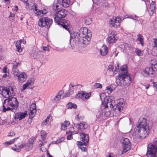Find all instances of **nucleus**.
Segmentation results:
<instances>
[{"mask_svg":"<svg viewBox=\"0 0 157 157\" xmlns=\"http://www.w3.org/2000/svg\"><path fill=\"white\" fill-rule=\"evenodd\" d=\"M126 65L121 68V72L116 78V83L119 86L125 88L130 84L131 80L130 75L128 72Z\"/></svg>","mask_w":157,"mask_h":157,"instance_id":"3","label":"nucleus"},{"mask_svg":"<svg viewBox=\"0 0 157 157\" xmlns=\"http://www.w3.org/2000/svg\"><path fill=\"white\" fill-rule=\"evenodd\" d=\"M18 102L17 98L14 97L7 98L5 100L3 105V112L10 110L13 112L17 109Z\"/></svg>","mask_w":157,"mask_h":157,"instance_id":"6","label":"nucleus"},{"mask_svg":"<svg viewBox=\"0 0 157 157\" xmlns=\"http://www.w3.org/2000/svg\"><path fill=\"white\" fill-rule=\"evenodd\" d=\"M27 78V75L24 72H21L19 74L18 77V80L21 82H23L25 81Z\"/></svg>","mask_w":157,"mask_h":157,"instance_id":"16","label":"nucleus"},{"mask_svg":"<svg viewBox=\"0 0 157 157\" xmlns=\"http://www.w3.org/2000/svg\"><path fill=\"white\" fill-rule=\"evenodd\" d=\"M125 105V101L123 99H121L118 100V102L116 105H112V108L113 110L115 111V112L117 113H120L123 109L124 106Z\"/></svg>","mask_w":157,"mask_h":157,"instance_id":"10","label":"nucleus"},{"mask_svg":"<svg viewBox=\"0 0 157 157\" xmlns=\"http://www.w3.org/2000/svg\"><path fill=\"white\" fill-rule=\"evenodd\" d=\"M52 22V20L50 18L47 17H44L40 19L38 21V24L41 27H45L48 29L51 25Z\"/></svg>","mask_w":157,"mask_h":157,"instance_id":"9","label":"nucleus"},{"mask_svg":"<svg viewBox=\"0 0 157 157\" xmlns=\"http://www.w3.org/2000/svg\"><path fill=\"white\" fill-rule=\"evenodd\" d=\"M27 115L26 113H18L16 114L14 117L15 119H19L20 120L24 118Z\"/></svg>","mask_w":157,"mask_h":157,"instance_id":"21","label":"nucleus"},{"mask_svg":"<svg viewBox=\"0 0 157 157\" xmlns=\"http://www.w3.org/2000/svg\"><path fill=\"white\" fill-rule=\"evenodd\" d=\"M25 147L26 150H27L28 151H29L31 150L33 147V145L32 144H30L29 143H26L25 144Z\"/></svg>","mask_w":157,"mask_h":157,"instance_id":"33","label":"nucleus"},{"mask_svg":"<svg viewBox=\"0 0 157 157\" xmlns=\"http://www.w3.org/2000/svg\"><path fill=\"white\" fill-rule=\"evenodd\" d=\"M80 136V142H82L85 146H86L88 144L89 142V136L87 134L82 132L79 133Z\"/></svg>","mask_w":157,"mask_h":157,"instance_id":"14","label":"nucleus"},{"mask_svg":"<svg viewBox=\"0 0 157 157\" xmlns=\"http://www.w3.org/2000/svg\"><path fill=\"white\" fill-rule=\"evenodd\" d=\"M153 42L155 44V45L154 46V47H156L157 46V39L156 38H154Z\"/></svg>","mask_w":157,"mask_h":157,"instance_id":"57","label":"nucleus"},{"mask_svg":"<svg viewBox=\"0 0 157 157\" xmlns=\"http://www.w3.org/2000/svg\"><path fill=\"white\" fill-rule=\"evenodd\" d=\"M36 138L34 137H32L31 138L29 141V143L32 144L33 145V143L34 142V141L35 140Z\"/></svg>","mask_w":157,"mask_h":157,"instance_id":"44","label":"nucleus"},{"mask_svg":"<svg viewBox=\"0 0 157 157\" xmlns=\"http://www.w3.org/2000/svg\"><path fill=\"white\" fill-rule=\"evenodd\" d=\"M34 82V78H31L29 79L26 82L29 86H33Z\"/></svg>","mask_w":157,"mask_h":157,"instance_id":"31","label":"nucleus"},{"mask_svg":"<svg viewBox=\"0 0 157 157\" xmlns=\"http://www.w3.org/2000/svg\"><path fill=\"white\" fill-rule=\"evenodd\" d=\"M72 89L71 88H70L69 90V92H66L62 96V98H64L66 97H69L71 94H72L73 93V90L71 91Z\"/></svg>","mask_w":157,"mask_h":157,"instance_id":"32","label":"nucleus"},{"mask_svg":"<svg viewBox=\"0 0 157 157\" xmlns=\"http://www.w3.org/2000/svg\"><path fill=\"white\" fill-rule=\"evenodd\" d=\"M120 141L123 144L122 153L127 152L131 148V144L129 140L127 138H122Z\"/></svg>","mask_w":157,"mask_h":157,"instance_id":"11","label":"nucleus"},{"mask_svg":"<svg viewBox=\"0 0 157 157\" xmlns=\"http://www.w3.org/2000/svg\"><path fill=\"white\" fill-rule=\"evenodd\" d=\"M21 1L23 2L25 4V8L28 9L29 8V6L30 5L31 6V5L29 3L31 2V1L33 2L34 0H21Z\"/></svg>","mask_w":157,"mask_h":157,"instance_id":"28","label":"nucleus"},{"mask_svg":"<svg viewBox=\"0 0 157 157\" xmlns=\"http://www.w3.org/2000/svg\"><path fill=\"white\" fill-rule=\"evenodd\" d=\"M83 118H84V117L82 116V117H79V115H78L77 116V117H75V119H76L77 121L79 120L80 121L81 120H83Z\"/></svg>","mask_w":157,"mask_h":157,"instance_id":"53","label":"nucleus"},{"mask_svg":"<svg viewBox=\"0 0 157 157\" xmlns=\"http://www.w3.org/2000/svg\"><path fill=\"white\" fill-rule=\"evenodd\" d=\"M77 145L79 147L82 151H86V147L82 143V142L77 141L76 143Z\"/></svg>","mask_w":157,"mask_h":157,"instance_id":"26","label":"nucleus"},{"mask_svg":"<svg viewBox=\"0 0 157 157\" xmlns=\"http://www.w3.org/2000/svg\"><path fill=\"white\" fill-rule=\"evenodd\" d=\"M41 136H45L47 134L46 132L44 130H42L41 131Z\"/></svg>","mask_w":157,"mask_h":157,"instance_id":"58","label":"nucleus"},{"mask_svg":"<svg viewBox=\"0 0 157 157\" xmlns=\"http://www.w3.org/2000/svg\"><path fill=\"white\" fill-rule=\"evenodd\" d=\"M64 138L63 137H62L57 140L56 141V143H59L62 142V141L64 140Z\"/></svg>","mask_w":157,"mask_h":157,"instance_id":"55","label":"nucleus"},{"mask_svg":"<svg viewBox=\"0 0 157 157\" xmlns=\"http://www.w3.org/2000/svg\"><path fill=\"white\" fill-rule=\"evenodd\" d=\"M116 34L114 32H112L111 33L108 35L107 40L109 43H114L117 40L116 38Z\"/></svg>","mask_w":157,"mask_h":157,"instance_id":"15","label":"nucleus"},{"mask_svg":"<svg viewBox=\"0 0 157 157\" xmlns=\"http://www.w3.org/2000/svg\"><path fill=\"white\" fill-rule=\"evenodd\" d=\"M30 107L33 108H36V104L32 103L30 105Z\"/></svg>","mask_w":157,"mask_h":157,"instance_id":"62","label":"nucleus"},{"mask_svg":"<svg viewBox=\"0 0 157 157\" xmlns=\"http://www.w3.org/2000/svg\"><path fill=\"white\" fill-rule=\"evenodd\" d=\"M77 107V105L75 104H73L70 102L68 104V109H71L72 108L75 109Z\"/></svg>","mask_w":157,"mask_h":157,"instance_id":"36","label":"nucleus"},{"mask_svg":"<svg viewBox=\"0 0 157 157\" xmlns=\"http://www.w3.org/2000/svg\"><path fill=\"white\" fill-rule=\"evenodd\" d=\"M84 92L83 91H81L80 93H78L77 95V98H81L83 100H84Z\"/></svg>","mask_w":157,"mask_h":157,"instance_id":"37","label":"nucleus"},{"mask_svg":"<svg viewBox=\"0 0 157 157\" xmlns=\"http://www.w3.org/2000/svg\"><path fill=\"white\" fill-rule=\"evenodd\" d=\"M121 21V19L119 17H113L110 20V25L111 26L116 28L119 27L120 26L119 23Z\"/></svg>","mask_w":157,"mask_h":157,"instance_id":"12","label":"nucleus"},{"mask_svg":"<svg viewBox=\"0 0 157 157\" xmlns=\"http://www.w3.org/2000/svg\"><path fill=\"white\" fill-rule=\"evenodd\" d=\"M21 40H17L16 43V47L17 51L20 52L22 51V48L21 47Z\"/></svg>","mask_w":157,"mask_h":157,"instance_id":"25","label":"nucleus"},{"mask_svg":"<svg viewBox=\"0 0 157 157\" xmlns=\"http://www.w3.org/2000/svg\"><path fill=\"white\" fill-rule=\"evenodd\" d=\"M106 90L108 94H110L113 91V89L109 87H106Z\"/></svg>","mask_w":157,"mask_h":157,"instance_id":"49","label":"nucleus"},{"mask_svg":"<svg viewBox=\"0 0 157 157\" xmlns=\"http://www.w3.org/2000/svg\"><path fill=\"white\" fill-rule=\"evenodd\" d=\"M18 10V8L17 6H14L13 8V12L15 13H16L17 12Z\"/></svg>","mask_w":157,"mask_h":157,"instance_id":"54","label":"nucleus"},{"mask_svg":"<svg viewBox=\"0 0 157 157\" xmlns=\"http://www.w3.org/2000/svg\"><path fill=\"white\" fill-rule=\"evenodd\" d=\"M149 126L147 124V120L143 117L140 118L136 126L134 129L133 135L137 137L144 138L148 134Z\"/></svg>","mask_w":157,"mask_h":157,"instance_id":"2","label":"nucleus"},{"mask_svg":"<svg viewBox=\"0 0 157 157\" xmlns=\"http://www.w3.org/2000/svg\"><path fill=\"white\" fill-rule=\"evenodd\" d=\"M63 93V90L60 91L59 92L58 94L56 95L53 100L54 102H55L60 100L61 97L62 98V94Z\"/></svg>","mask_w":157,"mask_h":157,"instance_id":"23","label":"nucleus"},{"mask_svg":"<svg viewBox=\"0 0 157 157\" xmlns=\"http://www.w3.org/2000/svg\"><path fill=\"white\" fill-rule=\"evenodd\" d=\"M29 86L26 83L24 84L22 86V89L21 90V91H22L24 90H25L27 88V87Z\"/></svg>","mask_w":157,"mask_h":157,"instance_id":"50","label":"nucleus"},{"mask_svg":"<svg viewBox=\"0 0 157 157\" xmlns=\"http://www.w3.org/2000/svg\"><path fill=\"white\" fill-rule=\"evenodd\" d=\"M77 126L78 129L83 130L87 128L88 124L86 122H82L77 124Z\"/></svg>","mask_w":157,"mask_h":157,"instance_id":"17","label":"nucleus"},{"mask_svg":"<svg viewBox=\"0 0 157 157\" xmlns=\"http://www.w3.org/2000/svg\"><path fill=\"white\" fill-rule=\"evenodd\" d=\"M5 89V88H4L2 86L0 87V94L2 95Z\"/></svg>","mask_w":157,"mask_h":157,"instance_id":"56","label":"nucleus"},{"mask_svg":"<svg viewBox=\"0 0 157 157\" xmlns=\"http://www.w3.org/2000/svg\"><path fill=\"white\" fill-rule=\"evenodd\" d=\"M137 41L140 42L142 46L144 45V38L142 35L140 34H138L137 35Z\"/></svg>","mask_w":157,"mask_h":157,"instance_id":"27","label":"nucleus"},{"mask_svg":"<svg viewBox=\"0 0 157 157\" xmlns=\"http://www.w3.org/2000/svg\"><path fill=\"white\" fill-rule=\"evenodd\" d=\"M72 134H71L68 136L67 137V139L68 140H70L71 139H72Z\"/></svg>","mask_w":157,"mask_h":157,"instance_id":"60","label":"nucleus"},{"mask_svg":"<svg viewBox=\"0 0 157 157\" xmlns=\"http://www.w3.org/2000/svg\"><path fill=\"white\" fill-rule=\"evenodd\" d=\"M91 95V93H84V99H88L90 97Z\"/></svg>","mask_w":157,"mask_h":157,"instance_id":"39","label":"nucleus"},{"mask_svg":"<svg viewBox=\"0 0 157 157\" xmlns=\"http://www.w3.org/2000/svg\"><path fill=\"white\" fill-rule=\"evenodd\" d=\"M150 8L155 9V2L153 1L151 2L150 5Z\"/></svg>","mask_w":157,"mask_h":157,"instance_id":"42","label":"nucleus"},{"mask_svg":"<svg viewBox=\"0 0 157 157\" xmlns=\"http://www.w3.org/2000/svg\"><path fill=\"white\" fill-rule=\"evenodd\" d=\"M15 15L14 13H10V16H9V17H14L15 16Z\"/></svg>","mask_w":157,"mask_h":157,"instance_id":"64","label":"nucleus"},{"mask_svg":"<svg viewBox=\"0 0 157 157\" xmlns=\"http://www.w3.org/2000/svg\"><path fill=\"white\" fill-rule=\"evenodd\" d=\"M113 66L112 65H109L108 67V70L109 71H113Z\"/></svg>","mask_w":157,"mask_h":157,"instance_id":"51","label":"nucleus"},{"mask_svg":"<svg viewBox=\"0 0 157 157\" xmlns=\"http://www.w3.org/2000/svg\"><path fill=\"white\" fill-rule=\"evenodd\" d=\"M40 53L37 52L36 54H33V56L34 57L35 59H39L40 57Z\"/></svg>","mask_w":157,"mask_h":157,"instance_id":"45","label":"nucleus"},{"mask_svg":"<svg viewBox=\"0 0 157 157\" xmlns=\"http://www.w3.org/2000/svg\"><path fill=\"white\" fill-rule=\"evenodd\" d=\"M157 64H152L151 67H147L145 68L141 72L142 74L144 76H150L155 77L157 72Z\"/></svg>","mask_w":157,"mask_h":157,"instance_id":"8","label":"nucleus"},{"mask_svg":"<svg viewBox=\"0 0 157 157\" xmlns=\"http://www.w3.org/2000/svg\"><path fill=\"white\" fill-rule=\"evenodd\" d=\"M119 64L118 63H117V66H115V69L114 71V73L116 74L117 73V70H119Z\"/></svg>","mask_w":157,"mask_h":157,"instance_id":"46","label":"nucleus"},{"mask_svg":"<svg viewBox=\"0 0 157 157\" xmlns=\"http://www.w3.org/2000/svg\"><path fill=\"white\" fill-rule=\"evenodd\" d=\"M36 110H34V111H30L29 114V117L31 118H33L34 116L35 113H36Z\"/></svg>","mask_w":157,"mask_h":157,"instance_id":"41","label":"nucleus"},{"mask_svg":"<svg viewBox=\"0 0 157 157\" xmlns=\"http://www.w3.org/2000/svg\"><path fill=\"white\" fill-rule=\"evenodd\" d=\"M105 96L104 94H102L100 95V97L102 102L101 107L103 109L101 111L102 117H107L111 114L110 111L108 107L112 108L113 101L110 98H107Z\"/></svg>","mask_w":157,"mask_h":157,"instance_id":"4","label":"nucleus"},{"mask_svg":"<svg viewBox=\"0 0 157 157\" xmlns=\"http://www.w3.org/2000/svg\"><path fill=\"white\" fill-rule=\"evenodd\" d=\"M32 9L34 13L37 16L42 15L43 14L42 11L36 9V4L33 5L32 6Z\"/></svg>","mask_w":157,"mask_h":157,"instance_id":"18","label":"nucleus"},{"mask_svg":"<svg viewBox=\"0 0 157 157\" xmlns=\"http://www.w3.org/2000/svg\"><path fill=\"white\" fill-rule=\"evenodd\" d=\"M94 86L96 88H102V85L99 83H95Z\"/></svg>","mask_w":157,"mask_h":157,"instance_id":"43","label":"nucleus"},{"mask_svg":"<svg viewBox=\"0 0 157 157\" xmlns=\"http://www.w3.org/2000/svg\"><path fill=\"white\" fill-rule=\"evenodd\" d=\"M91 20L90 18H88L85 20V23L88 25H89L91 24Z\"/></svg>","mask_w":157,"mask_h":157,"instance_id":"48","label":"nucleus"},{"mask_svg":"<svg viewBox=\"0 0 157 157\" xmlns=\"http://www.w3.org/2000/svg\"><path fill=\"white\" fill-rule=\"evenodd\" d=\"M70 124L69 122L65 121L61 125V129L63 130H65L67 129L68 126Z\"/></svg>","mask_w":157,"mask_h":157,"instance_id":"29","label":"nucleus"},{"mask_svg":"<svg viewBox=\"0 0 157 157\" xmlns=\"http://www.w3.org/2000/svg\"><path fill=\"white\" fill-rule=\"evenodd\" d=\"M20 63H19L15 61L14 63L13 64V69H17V67L20 65Z\"/></svg>","mask_w":157,"mask_h":157,"instance_id":"38","label":"nucleus"},{"mask_svg":"<svg viewBox=\"0 0 157 157\" xmlns=\"http://www.w3.org/2000/svg\"><path fill=\"white\" fill-rule=\"evenodd\" d=\"M67 11L64 9L57 11L56 13L55 17H54V21L56 23L61 25L63 28L69 31V29L67 27L68 22L65 19H61L67 16Z\"/></svg>","mask_w":157,"mask_h":157,"instance_id":"5","label":"nucleus"},{"mask_svg":"<svg viewBox=\"0 0 157 157\" xmlns=\"http://www.w3.org/2000/svg\"><path fill=\"white\" fill-rule=\"evenodd\" d=\"M70 85L72 88L76 87L77 86H80V85L79 84H78L77 85H75L73 83H71Z\"/></svg>","mask_w":157,"mask_h":157,"instance_id":"59","label":"nucleus"},{"mask_svg":"<svg viewBox=\"0 0 157 157\" xmlns=\"http://www.w3.org/2000/svg\"><path fill=\"white\" fill-rule=\"evenodd\" d=\"M61 3L63 7L64 8H67L69 7L70 4L71 0H59Z\"/></svg>","mask_w":157,"mask_h":157,"instance_id":"22","label":"nucleus"},{"mask_svg":"<svg viewBox=\"0 0 157 157\" xmlns=\"http://www.w3.org/2000/svg\"><path fill=\"white\" fill-rule=\"evenodd\" d=\"M50 118V117L48 116L44 120L42 123V125H46L48 123L49 119Z\"/></svg>","mask_w":157,"mask_h":157,"instance_id":"40","label":"nucleus"},{"mask_svg":"<svg viewBox=\"0 0 157 157\" xmlns=\"http://www.w3.org/2000/svg\"><path fill=\"white\" fill-rule=\"evenodd\" d=\"M13 74L14 75V77H18L19 75V71L18 69H13Z\"/></svg>","mask_w":157,"mask_h":157,"instance_id":"35","label":"nucleus"},{"mask_svg":"<svg viewBox=\"0 0 157 157\" xmlns=\"http://www.w3.org/2000/svg\"><path fill=\"white\" fill-rule=\"evenodd\" d=\"M25 144H17V145H15V147H13L12 148L13 150L17 152H19L21 150V148L25 147Z\"/></svg>","mask_w":157,"mask_h":157,"instance_id":"20","label":"nucleus"},{"mask_svg":"<svg viewBox=\"0 0 157 157\" xmlns=\"http://www.w3.org/2000/svg\"><path fill=\"white\" fill-rule=\"evenodd\" d=\"M155 10V9L149 8V13L150 15L151 16L154 13Z\"/></svg>","mask_w":157,"mask_h":157,"instance_id":"47","label":"nucleus"},{"mask_svg":"<svg viewBox=\"0 0 157 157\" xmlns=\"http://www.w3.org/2000/svg\"><path fill=\"white\" fill-rule=\"evenodd\" d=\"M13 93V88L12 87H9L8 88H5V89L2 95L5 98H9L13 97L12 95Z\"/></svg>","mask_w":157,"mask_h":157,"instance_id":"13","label":"nucleus"},{"mask_svg":"<svg viewBox=\"0 0 157 157\" xmlns=\"http://www.w3.org/2000/svg\"><path fill=\"white\" fill-rule=\"evenodd\" d=\"M143 86L146 89H148L150 86V85L148 84H146V85H143Z\"/></svg>","mask_w":157,"mask_h":157,"instance_id":"61","label":"nucleus"},{"mask_svg":"<svg viewBox=\"0 0 157 157\" xmlns=\"http://www.w3.org/2000/svg\"><path fill=\"white\" fill-rule=\"evenodd\" d=\"M135 53L139 56H142L143 55V51L137 48L135 51Z\"/></svg>","mask_w":157,"mask_h":157,"instance_id":"34","label":"nucleus"},{"mask_svg":"<svg viewBox=\"0 0 157 157\" xmlns=\"http://www.w3.org/2000/svg\"><path fill=\"white\" fill-rule=\"evenodd\" d=\"M57 3H55L53 7V9L56 11L58 10L63 6L59 0H57Z\"/></svg>","mask_w":157,"mask_h":157,"instance_id":"24","label":"nucleus"},{"mask_svg":"<svg viewBox=\"0 0 157 157\" xmlns=\"http://www.w3.org/2000/svg\"><path fill=\"white\" fill-rule=\"evenodd\" d=\"M147 157H157V138L154 139L153 144H149L147 147Z\"/></svg>","mask_w":157,"mask_h":157,"instance_id":"7","label":"nucleus"},{"mask_svg":"<svg viewBox=\"0 0 157 157\" xmlns=\"http://www.w3.org/2000/svg\"><path fill=\"white\" fill-rule=\"evenodd\" d=\"M71 38L70 39V44L72 47L78 46L84 47L88 44L90 40L91 34L88 33L87 28H81L79 32H74L71 35Z\"/></svg>","mask_w":157,"mask_h":157,"instance_id":"1","label":"nucleus"},{"mask_svg":"<svg viewBox=\"0 0 157 157\" xmlns=\"http://www.w3.org/2000/svg\"><path fill=\"white\" fill-rule=\"evenodd\" d=\"M94 3L96 5H98L101 3V0H92Z\"/></svg>","mask_w":157,"mask_h":157,"instance_id":"52","label":"nucleus"},{"mask_svg":"<svg viewBox=\"0 0 157 157\" xmlns=\"http://www.w3.org/2000/svg\"><path fill=\"white\" fill-rule=\"evenodd\" d=\"M101 54L103 56L106 55L108 52V49L106 45H103L100 49Z\"/></svg>","mask_w":157,"mask_h":157,"instance_id":"19","label":"nucleus"},{"mask_svg":"<svg viewBox=\"0 0 157 157\" xmlns=\"http://www.w3.org/2000/svg\"><path fill=\"white\" fill-rule=\"evenodd\" d=\"M17 138H14L10 141H7L3 143V144L6 146H8L11 145V144L13 143L17 139Z\"/></svg>","mask_w":157,"mask_h":157,"instance_id":"30","label":"nucleus"},{"mask_svg":"<svg viewBox=\"0 0 157 157\" xmlns=\"http://www.w3.org/2000/svg\"><path fill=\"white\" fill-rule=\"evenodd\" d=\"M153 86L154 87L157 89V82H153Z\"/></svg>","mask_w":157,"mask_h":157,"instance_id":"63","label":"nucleus"}]
</instances>
